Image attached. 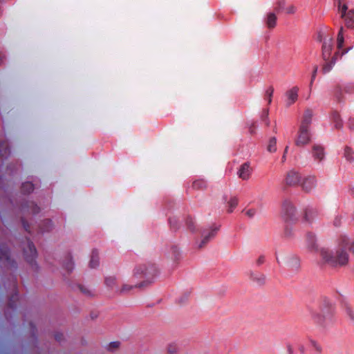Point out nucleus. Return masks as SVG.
Here are the masks:
<instances>
[{
	"instance_id": "f257e3e1",
	"label": "nucleus",
	"mask_w": 354,
	"mask_h": 354,
	"mask_svg": "<svg viewBox=\"0 0 354 354\" xmlns=\"http://www.w3.org/2000/svg\"><path fill=\"white\" fill-rule=\"evenodd\" d=\"M347 248L354 253V241L350 245L348 239L344 236L341 238L339 248L335 254L328 249L322 248L320 256L326 263L331 266H343L346 265L348 261Z\"/></svg>"
},
{
	"instance_id": "f03ea898",
	"label": "nucleus",
	"mask_w": 354,
	"mask_h": 354,
	"mask_svg": "<svg viewBox=\"0 0 354 354\" xmlns=\"http://www.w3.org/2000/svg\"><path fill=\"white\" fill-rule=\"evenodd\" d=\"M333 44V39L330 37H324L322 44V57L325 62L322 66L324 73L330 71L339 56V52H336L330 59Z\"/></svg>"
},
{
	"instance_id": "7ed1b4c3",
	"label": "nucleus",
	"mask_w": 354,
	"mask_h": 354,
	"mask_svg": "<svg viewBox=\"0 0 354 354\" xmlns=\"http://www.w3.org/2000/svg\"><path fill=\"white\" fill-rule=\"evenodd\" d=\"M158 269L155 264L148 263L147 264H142L137 267L135 270V275H140L146 280L136 285V288H142L147 284L151 283V280L157 275Z\"/></svg>"
},
{
	"instance_id": "20e7f679",
	"label": "nucleus",
	"mask_w": 354,
	"mask_h": 354,
	"mask_svg": "<svg viewBox=\"0 0 354 354\" xmlns=\"http://www.w3.org/2000/svg\"><path fill=\"white\" fill-rule=\"evenodd\" d=\"M334 1L335 5L338 8V12L341 14V17L345 21L346 26L348 28L354 27V10L347 11V6L346 4L342 6L341 0Z\"/></svg>"
},
{
	"instance_id": "39448f33",
	"label": "nucleus",
	"mask_w": 354,
	"mask_h": 354,
	"mask_svg": "<svg viewBox=\"0 0 354 354\" xmlns=\"http://www.w3.org/2000/svg\"><path fill=\"white\" fill-rule=\"evenodd\" d=\"M281 214L283 219L286 222L295 220L296 216V209L290 200L285 199L283 201L281 205Z\"/></svg>"
},
{
	"instance_id": "423d86ee",
	"label": "nucleus",
	"mask_w": 354,
	"mask_h": 354,
	"mask_svg": "<svg viewBox=\"0 0 354 354\" xmlns=\"http://www.w3.org/2000/svg\"><path fill=\"white\" fill-rule=\"evenodd\" d=\"M23 252L26 261L33 266L37 252L35 245L29 239H26V247L23 248Z\"/></svg>"
},
{
	"instance_id": "0eeeda50",
	"label": "nucleus",
	"mask_w": 354,
	"mask_h": 354,
	"mask_svg": "<svg viewBox=\"0 0 354 354\" xmlns=\"http://www.w3.org/2000/svg\"><path fill=\"white\" fill-rule=\"evenodd\" d=\"M311 140V133L308 129H304L299 127L297 133V136L295 140V145L297 147H304L308 144Z\"/></svg>"
},
{
	"instance_id": "6e6552de",
	"label": "nucleus",
	"mask_w": 354,
	"mask_h": 354,
	"mask_svg": "<svg viewBox=\"0 0 354 354\" xmlns=\"http://www.w3.org/2000/svg\"><path fill=\"white\" fill-rule=\"evenodd\" d=\"M0 262H3L6 266L10 268H17V263L10 259V251L4 244L0 245Z\"/></svg>"
},
{
	"instance_id": "1a4fd4ad",
	"label": "nucleus",
	"mask_w": 354,
	"mask_h": 354,
	"mask_svg": "<svg viewBox=\"0 0 354 354\" xmlns=\"http://www.w3.org/2000/svg\"><path fill=\"white\" fill-rule=\"evenodd\" d=\"M343 91L346 93H352L354 92V84L349 83L346 85H337L334 89V96L337 102H342L343 100Z\"/></svg>"
},
{
	"instance_id": "9d476101",
	"label": "nucleus",
	"mask_w": 354,
	"mask_h": 354,
	"mask_svg": "<svg viewBox=\"0 0 354 354\" xmlns=\"http://www.w3.org/2000/svg\"><path fill=\"white\" fill-rule=\"evenodd\" d=\"M301 180V176L298 171L295 170H290L288 171L285 176V183L290 187H295L298 185Z\"/></svg>"
},
{
	"instance_id": "9b49d317",
	"label": "nucleus",
	"mask_w": 354,
	"mask_h": 354,
	"mask_svg": "<svg viewBox=\"0 0 354 354\" xmlns=\"http://www.w3.org/2000/svg\"><path fill=\"white\" fill-rule=\"evenodd\" d=\"M219 228L220 226L214 225L210 227L209 231L207 233L203 232L202 233L203 240L199 244L198 248H203L212 239L214 238L217 234V232L219 230Z\"/></svg>"
},
{
	"instance_id": "f8f14e48",
	"label": "nucleus",
	"mask_w": 354,
	"mask_h": 354,
	"mask_svg": "<svg viewBox=\"0 0 354 354\" xmlns=\"http://www.w3.org/2000/svg\"><path fill=\"white\" fill-rule=\"evenodd\" d=\"M252 173V168L250 166V163L245 162L240 166L237 171V175L243 180H247L250 178Z\"/></svg>"
},
{
	"instance_id": "ddd939ff",
	"label": "nucleus",
	"mask_w": 354,
	"mask_h": 354,
	"mask_svg": "<svg viewBox=\"0 0 354 354\" xmlns=\"http://www.w3.org/2000/svg\"><path fill=\"white\" fill-rule=\"evenodd\" d=\"M21 210L24 214H37L40 208L32 201H26L21 205Z\"/></svg>"
},
{
	"instance_id": "4468645a",
	"label": "nucleus",
	"mask_w": 354,
	"mask_h": 354,
	"mask_svg": "<svg viewBox=\"0 0 354 354\" xmlns=\"http://www.w3.org/2000/svg\"><path fill=\"white\" fill-rule=\"evenodd\" d=\"M317 180L315 176H309L300 182L302 190L305 192H310L315 186Z\"/></svg>"
},
{
	"instance_id": "2eb2a0df",
	"label": "nucleus",
	"mask_w": 354,
	"mask_h": 354,
	"mask_svg": "<svg viewBox=\"0 0 354 354\" xmlns=\"http://www.w3.org/2000/svg\"><path fill=\"white\" fill-rule=\"evenodd\" d=\"M312 155L315 160L321 162L324 159V147L319 144H315L312 147Z\"/></svg>"
},
{
	"instance_id": "dca6fc26",
	"label": "nucleus",
	"mask_w": 354,
	"mask_h": 354,
	"mask_svg": "<svg viewBox=\"0 0 354 354\" xmlns=\"http://www.w3.org/2000/svg\"><path fill=\"white\" fill-rule=\"evenodd\" d=\"M299 87L293 86L286 92V104L290 106L293 104L298 99Z\"/></svg>"
},
{
	"instance_id": "f3484780",
	"label": "nucleus",
	"mask_w": 354,
	"mask_h": 354,
	"mask_svg": "<svg viewBox=\"0 0 354 354\" xmlns=\"http://www.w3.org/2000/svg\"><path fill=\"white\" fill-rule=\"evenodd\" d=\"M313 116V111L310 109L305 110L304 113L302 116L301 124L299 127H304V129H308L312 122Z\"/></svg>"
},
{
	"instance_id": "a211bd4d",
	"label": "nucleus",
	"mask_w": 354,
	"mask_h": 354,
	"mask_svg": "<svg viewBox=\"0 0 354 354\" xmlns=\"http://www.w3.org/2000/svg\"><path fill=\"white\" fill-rule=\"evenodd\" d=\"M248 275L250 280L259 286L264 285L266 283V276L263 273L250 271Z\"/></svg>"
},
{
	"instance_id": "6ab92c4d",
	"label": "nucleus",
	"mask_w": 354,
	"mask_h": 354,
	"mask_svg": "<svg viewBox=\"0 0 354 354\" xmlns=\"http://www.w3.org/2000/svg\"><path fill=\"white\" fill-rule=\"evenodd\" d=\"M53 228V224L52 221L50 219H46L41 221V223L38 226V229L37 230V234H43L44 232H50Z\"/></svg>"
},
{
	"instance_id": "aec40b11",
	"label": "nucleus",
	"mask_w": 354,
	"mask_h": 354,
	"mask_svg": "<svg viewBox=\"0 0 354 354\" xmlns=\"http://www.w3.org/2000/svg\"><path fill=\"white\" fill-rule=\"evenodd\" d=\"M12 286H13V292H13V294L12 295V296L9 299L8 307L14 310L17 307L16 301L19 299L16 279L13 282Z\"/></svg>"
},
{
	"instance_id": "412c9836",
	"label": "nucleus",
	"mask_w": 354,
	"mask_h": 354,
	"mask_svg": "<svg viewBox=\"0 0 354 354\" xmlns=\"http://www.w3.org/2000/svg\"><path fill=\"white\" fill-rule=\"evenodd\" d=\"M331 121L334 123L335 127L337 129H340L343 127V122L340 117V114L338 111L334 110L330 113Z\"/></svg>"
},
{
	"instance_id": "4be33fe9",
	"label": "nucleus",
	"mask_w": 354,
	"mask_h": 354,
	"mask_svg": "<svg viewBox=\"0 0 354 354\" xmlns=\"http://www.w3.org/2000/svg\"><path fill=\"white\" fill-rule=\"evenodd\" d=\"M277 17L275 13L269 12L267 14L266 18L265 19L266 24L267 27L270 29L274 28L277 25Z\"/></svg>"
},
{
	"instance_id": "5701e85b",
	"label": "nucleus",
	"mask_w": 354,
	"mask_h": 354,
	"mask_svg": "<svg viewBox=\"0 0 354 354\" xmlns=\"http://www.w3.org/2000/svg\"><path fill=\"white\" fill-rule=\"evenodd\" d=\"M317 216V211L316 209L308 207L304 212V219L308 223H311L313 219Z\"/></svg>"
},
{
	"instance_id": "b1692460",
	"label": "nucleus",
	"mask_w": 354,
	"mask_h": 354,
	"mask_svg": "<svg viewBox=\"0 0 354 354\" xmlns=\"http://www.w3.org/2000/svg\"><path fill=\"white\" fill-rule=\"evenodd\" d=\"M306 243L307 246L309 250H316L317 248V244H316V239L315 236L311 233L308 232L306 234Z\"/></svg>"
},
{
	"instance_id": "393cba45",
	"label": "nucleus",
	"mask_w": 354,
	"mask_h": 354,
	"mask_svg": "<svg viewBox=\"0 0 354 354\" xmlns=\"http://www.w3.org/2000/svg\"><path fill=\"white\" fill-rule=\"evenodd\" d=\"M99 265V254L97 250H93L91 253L89 266L91 268H95Z\"/></svg>"
},
{
	"instance_id": "a878e982",
	"label": "nucleus",
	"mask_w": 354,
	"mask_h": 354,
	"mask_svg": "<svg viewBox=\"0 0 354 354\" xmlns=\"http://www.w3.org/2000/svg\"><path fill=\"white\" fill-rule=\"evenodd\" d=\"M311 317L317 324L321 326H325V319L326 317L325 315H320L319 313L315 312H312Z\"/></svg>"
},
{
	"instance_id": "bb28decb",
	"label": "nucleus",
	"mask_w": 354,
	"mask_h": 354,
	"mask_svg": "<svg viewBox=\"0 0 354 354\" xmlns=\"http://www.w3.org/2000/svg\"><path fill=\"white\" fill-rule=\"evenodd\" d=\"M192 188L196 190H203L207 188V183L203 179L194 180L192 183Z\"/></svg>"
},
{
	"instance_id": "cd10ccee",
	"label": "nucleus",
	"mask_w": 354,
	"mask_h": 354,
	"mask_svg": "<svg viewBox=\"0 0 354 354\" xmlns=\"http://www.w3.org/2000/svg\"><path fill=\"white\" fill-rule=\"evenodd\" d=\"M63 267L68 271V272H71L73 270L74 263L72 261V257L71 254H68L66 257V261L64 262Z\"/></svg>"
},
{
	"instance_id": "c85d7f7f",
	"label": "nucleus",
	"mask_w": 354,
	"mask_h": 354,
	"mask_svg": "<svg viewBox=\"0 0 354 354\" xmlns=\"http://www.w3.org/2000/svg\"><path fill=\"white\" fill-rule=\"evenodd\" d=\"M34 189V185L30 182H26L22 184L21 190L24 194H28L31 193Z\"/></svg>"
},
{
	"instance_id": "c756f323",
	"label": "nucleus",
	"mask_w": 354,
	"mask_h": 354,
	"mask_svg": "<svg viewBox=\"0 0 354 354\" xmlns=\"http://www.w3.org/2000/svg\"><path fill=\"white\" fill-rule=\"evenodd\" d=\"M344 156L349 162H353L354 160V151L348 146L344 148Z\"/></svg>"
},
{
	"instance_id": "7c9ffc66",
	"label": "nucleus",
	"mask_w": 354,
	"mask_h": 354,
	"mask_svg": "<svg viewBox=\"0 0 354 354\" xmlns=\"http://www.w3.org/2000/svg\"><path fill=\"white\" fill-rule=\"evenodd\" d=\"M309 343L313 349L317 353L322 354V347L321 344L313 339H309Z\"/></svg>"
},
{
	"instance_id": "2f4dec72",
	"label": "nucleus",
	"mask_w": 354,
	"mask_h": 354,
	"mask_svg": "<svg viewBox=\"0 0 354 354\" xmlns=\"http://www.w3.org/2000/svg\"><path fill=\"white\" fill-rule=\"evenodd\" d=\"M273 93L274 87L272 86H270L265 92L264 99L268 101V104H270L272 102Z\"/></svg>"
},
{
	"instance_id": "473e14b6",
	"label": "nucleus",
	"mask_w": 354,
	"mask_h": 354,
	"mask_svg": "<svg viewBox=\"0 0 354 354\" xmlns=\"http://www.w3.org/2000/svg\"><path fill=\"white\" fill-rule=\"evenodd\" d=\"M239 203V199L236 196L231 197L230 201L227 202L228 205V212H232L234 209L237 206Z\"/></svg>"
},
{
	"instance_id": "72a5a7b5",
	"label": "nucleus",
	"mask_w": 354,
	"mask_h": 354,
	"mask_svg": "<svg viewBox=\"0 0 354 354\" xmlns=\"http://www.w3.org/2000/svg\"><path fill=\"white\" fill-rule=\"evenodd\" d=\"M267 149L269 152H271V153L275 152L277 151L276 138L272 137L270 139Z\"/></svg>"
},
{
	"instance_id": "f704fd0d",
	"label": "nucleus",
	"mask_w": 354,
	"mask_h": 354,
	"mask_svg": "<svg viewBox=\"0 0 354 354\" xmlns=\"http://www.w3.org/2000/svg\"><path fill=\"white\" fill-rule=\"evenodd\" d=\"M80 292L86 297H93L94 296V293L92 292V290H89L86 287H85L83 285L79 284L77 286Z\"/></svg>"
},
{
	"instance_id": "c9c22d12",
	"label": "nucleus",
	"mask_w": 354,
	"mask_h": 354,
	"mask_svg": "<svg viewBox=\"0 0 354 354\" xmlns=\"http://www.w3.org/2000/svg\"><path fill=\"white\" fill-rule=\"evenodd\" d=\"M169 223L170 228L174 231H176L180 227L178 219L176 217H169Z\"/></svg>"
},
{
	"instance_id": "e433bc0d",
	"label": "nucleus",
	"mask_w": 354,
	"mask_h": 354,
	"mask_svg": "<svg viewBox=\"0 0 354 354\" xmlns=\"http://www.w3.org/2000/svg\"><path fill=\"white\" fill-rule=\"evenodd\" d=\"M285 10V1L283 0H279L276 3L274 10L277 13H280Z\"/></svg>"
},
{
	"instance_id": "4c0bfd02",
	"label": "nucleus",
	"mask_w": 354,
	"mask_h": 354,
	"mask_svg": "<svg viewBox=\"0 0 354 354\" xmlns=\"http://www.w3.org/2000/svg\"><path fill=\"white\" fill-rule=\"evenodd\" d=\"M185 223L187 225V229L191 232H194L196 230L195 225H194V221L193 218L188 216L185 219Z\"/></svg>"
},
{
	"instance_id": "58836bf2",
	"label": "nucleus",
	"mask_w": 354,
	"mask_h": 354,
	"mask_svg": "<svg viewBox=\"0 0 354 354\" xmlns=\"http://www.w3.org/2000/svg\"><path fill=\"white\" fill-rule=\"evenodd\" d=\"M337 48L340 50L344 44L343 28L341 27L337 35Z\"/></svg>"
},
{
	"instance_id": "ea45409f",
	"label": "nucleus",
	"mask_w": 354,
	"mask_h": 354,
	"mask_svg": "<svg viewBox=\"0 0 354 354\" xmlns=\"http://www.w3.org/2000/svg\"><path fill=\"white\" fill-rule=\"evenodd\" d=\"M299 261L297 258H293L289 263L288 266L293 270L297 271L299 268Z\"/></svg>"
},
{
	"instance_id": "a19ab883",
	"label": "nucleus",
	"mask_w": 354,
	"mask_h": 354,
	"mask_svg": "<svg viewBox=\"0 0 354 354\" xmlns=\"http://www.w3.org/2000/svg\"><path fill=\"white\" fill-rule=\"evenodd\" d=\"M106 286L113 289L116 285V279L113 277H109L105 279Z\"/></svg>"
},
{
	"instance_id": "79ce46f5",
	"label": "nucleus",
	"mask_w": 354,
	"mask_h": 354,
	"mask_svg": "<svg viewBox=\"0 0 354 354\" xmlns=\"http://www.w3.org/2000/svg\"><path fill=\"white\" fill-rule=\"evenodd\" d=\"M268 115H269V109H265L263 110L261 119L262 121H264L266 122V125L268 126L270 124V121L268 120Z\"/></svg>"
},
{
	"instance_id": "37998d69",
	"label": "nucleus",
	"mask_w": 354,
	"mask_h": 354,
	"mask_svg": "<svg viewBox=\"0 0 354 354\" xmlns=\"http://www.w3.org/2000/svg\"><path fill=\"white\" fill-rule=\"evenodd\" d=\"M296 346L297 350L301 354H306V348L304 344L301 342H298L296 343Z\"/></svg>"
},
{
	"instance_id": "c03bdc74",
	"label": "nucleus",
	"mask_w": 354,
	"mask_h": 354,
	"mask_svg": "<svg viewBox=\"0 0 354 354\" xmlns=\"http://www.w3.org/2000/svg\"><path fill=\"white\" fill-rule=\"evenodd\" d=\"M21 223H22L24 230L27 232H28L30 234H32L33 232L31 231V227H30V225L28 223V222L24 218H21Z\"/></svg>"
},
{
	"instance_id": "a18cd8bd",
	"label": "nucleus",
	"mask_w": 354,
	"mask_h": 354,
	"mask_svg": "<svg viewBox=\"0 0 354 354\" xmlns=\"http://www.w3.org/2000/svg\"><path fill=\"white\" fill-rule=\"evenodd\" d=\"M177 346L174 344H169L167 347L168 354H175L177 352Z\"/></svg>"
},
{
	"instance_id": "49530a36",
	"label": "nucleus",
	"mask_w": 354,
	"mask_h": 354,
	"mask_svg": "<svg viewBox=\"0 0 354 354\" xmlns=\"http://www.w3.org/2000/svg\"><path fill=\"white\" fill-rule=\"evenodd\" d=\"M120 346V342H111L109 345H108V350L110 351H113L114 350L117 349Z\"/></svg>"
},
{
	"instance_id": "de8ad7c7",
	"label": "nucleus",
	"mask_w": 354,
	"mask_h": 354,
	"mask_svg": "<svg viewBox=\"0 0 354 354\" xmlns=\"http://www.w3.org/2000/svg\"><path fill=\"white\" fill-rule=\"evenodd\" d=\"M133 288V286H132L124 284L121 289L118 290V291L120 293H126V292L130 291ZM116 291L118 292V290Z\"/></svg>"
},
{
	"instance_id": "09e8293b",
	"label": "nucleus",
	"mask_w": 354,
	"mask_h": 354,
	"mask_svg": "<svg viewBox=\"0 0 354 354\" xmlns=\"http://www.w3.org/2000/svg\"><path fill=\"white\" fill-rule=\"evenodd\" d=\"M317 70H318V66H315L313 71V74H312V76H311V80H310V89H311L312 85H313V82H314V80L315 79V77L317 75Z\"/></svg>"
},
{
	"instance_id": "8fccbe9b",
	"label": "nucleus",
	"mask_w": 354,
	"mask_h": 354,
	"mask_svg": "<svg viewBox=\"0 0 354 354\" xmlns=\"http://www.w3.org/2000/svg\"><path fill=\"white\" fill-rule=\"evenodd\" d=\"M287 14H294L296 11V8L294 6H290L285 9Z\"/></svg>"
},
{
	"instance_id": "3c124183",
	"label": "nucleus",
	"mask_w": 354,
	"mask_h": 354,
	"mask_svg": "<svg viewBox=\"0 0 354 354\" xmlns=\"http://www.w3.org/2000/svg\"><path fill=\"white\" fill-rule=\"evenodd\" d=\"M256 214V210L254 209H249L245 212V214L249 217H253Z\"/></svg>"
},
{
	"instance_id": "603ef678",
	"label": "nucleus",
	"mask_w": 354,
	"mask_h": 354,
	"mask_svg": "<svg viewBox=\"0 0 354 354\" xmlns=\"http://www.w3.org/2000/svg\"><path fill=\"white\" fill-rule=\"evenodd\" d=\"M348 127L351 130H354V118H350L348 119Z\"/></svg>"
},
{
	"instance_id": "864d4df0",
	"label": "nucleus",
	"mask_w": 354,
	"mask_h": 354,
	"mask_svg": "<svg viewBox=\"0 0 354 354\" xmlns=\"http://www.w3.org/2000/svg\"><path fill=\"white\" fill-rule=\"evenodd\" d=\"M292 235V230L291 228L286 227L284 230V236L286 237H290Z\"/></svg>"
},
{
	"instance_id": "5fc2aeb1",
	"label": "nucleus",
	"mask_w": 354,
	"mask_h": 354,
	"mask_svg": "<svg viewBox=\"0 0 354 354\" xmlns=\"http://www.w3.org/2000/svg\"><path fill=\"white\" fill-rule=\"evenodd\" d=\"M264 261H265V257H264V256H260V257L257 259V261H256V263H257V266H260V265L263 264V263H264Z\"/></svg>"
},
{
	"instance_id": "6e6d98bb",
	"label": "nucleus",
	"mask_w": 354,
	"mask_h": 354,
	"mask_svg": "<svg viewBox=\"0 0 354 354\" xmlns=\"http://www.w3.org/2000/svg\"><path fill=\"white\" fill-rule=\"evenodd\" d=\"M286 348L288 354H293L294 353V349L292 345L290 344H287Z\"/></svg>"
},
{
	"instance_id": "4d7b16f0",
	"label": "nucleus",
	"mask_w": 354,
	"mask_h": 354,
	"mask_svg": "<svg viewBox=\"0 0 354 354\" xmlns=\"http://www.w3.org/2000/svg\"><path fill=\"white\" fill-rule=\"evenodd\" d=\"M174 258H177V256L179 254L178 249L176 246H174L171 248Z\"/></svg>"
},
{
	"instance_id": "13d9d810",
	"label": "nucleus",
	"mask_w": 354,
	"mask_h": 354,
	"mask_svg": "<svg viewBox=\"0 0 354 354\" xmlns=\"http://www.w3.org/2000/svg\"><path fill=\"white\" fill-rule=\"evenodd\" d=\"M346 313L347 314L350 316V317L354 320V315H353V310H351V308L349 307H347L346 308Z\"/></svg>"
},
{
	"instance_id": "bf43d9fd",
	"label": "nucleus",
	"mask_w": 354,
	"mask_h": 354,
	"mask_svg": "<svg viewBox=\"0 0 354 354\" xmlns=\"http://www.w3.org/2000/svg\"><path fill=\"white\" fill-rule=\"evenodd\" d=\"M55 339L57 342H61L63 339V334L62 333H57V334H55Z\"/></svg>"
},
{
	"instance_id": "052dcab7",
	"label": "nucleus",
	"mask_w": 354,
	"mask_h": 354,
	"mask_svg": "<svg viewBox=\"0 0 354 354\" xmlns=\"http://www.w3.org/2000/svg\"><path fill=\"white\" fill-rule=\"evenodd\" d=\"M288 146H286L285 149H284V152H283V156H282V162H285L286 161V153H288Z\"/></svg>"
},
{
	"instance_id": "680f3d73",
	"label": "nucleus",
	"mask_w": 354,
	"mask_h": 354,
	"mask_svg": "<svg viewBox=\"0 0 354 354\" xmlns=\"http://www.w3.org/2000/svg\"><path fill=\"white\" fill-rule=\"evenodd\" d=\"M188 296H189V295H188V294H186V295L183 297V299H180L179 300V303H180V304H183V303L185 302V299H187Z\"/></svg>"
},
{
	"instance_id": "e2e57ef3",
	"label": "nucleus",
	"mask_w": 354,
	"mask_h": 354,
	"mask_svg": "<svg viewBox=\"0 0 354 354\" xmlns=\"http://www.w3.org/2000/svg\"><path fill=\"white\" fill-rule=\"evenodd\" d=\"M4 58V55L0 53V64L3 62V59Z\"/></svg>"
},
{
	"instance_id": "0e129e2a",
	"label": "nucleus",
	"mask_w": 354,
	"mask_h": 354,
	"mask_svg": "<svg viewBox=\"0 0 354 354\" xmlns=\"http://www.w3.org/2000/svg\"><path fill=\"white\" fill-rule=\"evenodd\" d=\"M255 128V125L253 124L252 127H250V133H253V131H254V129Z\"/></svg>"
},
{
	"instance_id": "69168bd1",
	"label": "nucleus",
	"mask_w": 354,
	"mask_h": 354,
	"mask_svg": "<svg viewBox=\"0 0 354 354\" xmlns=\"http://www.w3.org/2000/svg\"><path fill=\"white\" fill-rule=\"evenodd\" d=\"M348 50H344V51L342 53V55H344V53H347Z\"/></svg>"
},
{
	"instance_id": "338daca9",
	"label": "nucleus",
	"mask_w": 354,
	"mask_h": 354,
	"mask_svg": "<svg viewBox=\"0 0 354 354\" xmlns=\"http://www.w3.org/2000/svg\"><path fill=\"white\" fill-rule=\"evenodd\" d=\"M335 225L336 226H337V225H339V221H335Z\"/></svg>"
},
{
	"instance_id": "774afa93",
	"label": "nucleus",
	"mask_w": 354,
	"mask_h": 354,
	"mask_svg": "<svg viewBox=\"0 0 354 354\" xmlns=\"http://www.w3.org/2000/svg\"><path fill=\"white\" fill-rule=\"evenodd\" d=\"M330 315V313L329 314H327L326 317H329Z\"/></svg>"
}]
</instances>
